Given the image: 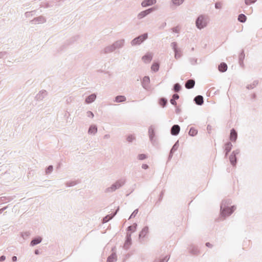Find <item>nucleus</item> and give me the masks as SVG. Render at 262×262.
Returning <instances> with one entry per match:
<instances>
[{
	"label": "nucleus",
	"instance_id": "nucleus-1",
	"mask_svg": "<svg viewBox=\"0 0 262 262\" xmlns=\"http://www.w3.org/2000/svg\"><path fill=\"white\" fill-rule=\"evenodd\" d=\"M231 200L225 199L222 201L220 205L221 214L222 217L229 216L234 211L236 207L235 205L231 206Z\"/></svg>",
	"mask_w": 262,
	"mask_h": 262
},
{
	"label": "nucleus",
	"instance_id": "nucleus-2",
	"mask_svg": "<svg viewBox=\"0 0 262 262\" xmlns=\"http://www.w3.org/2000/svg\"><path fill=\"white\" fill-rule=\"evenodd\" d=\"M209 17L207 15L202 14L199 15L195 20L196 28L199 30L205 28L209 23Z\"/></svg>",
	"mask_w": 262,
	"mask_h": 262
},
{
	"label": "nucleus",
	"instance_id": "nucleus-3",
	"mask_svg": "<svg viewBox=\"0 0 262 262\" xmlns=\"http://www.w3.org/2000/svg\"><path fill=\"white\" fill-rule=\"evenodd\" d=\"M125 182L126 180L124 178H121L116 181V182L113 184L110 187L106 188L105 192L106 193L113 192L123 186L125 184Z\"/></svg>",
	"mask_w": 262,
	"mask_h": 262
},
{
	"label": "nucleus",
	"instance_id": "nucleus-4",
	"mask_svg": "<svg viewBox=\"0 0 262 262\" xmlns=\"http://www.w3.org/2000/svg\"><path fill=\"white\" fill-rule=\"evenodd\" d=\"M147 38V33L142 34L133 39L130 41V44L132 46L140 45L142 42H143L145 40H146Z\"/></svg>",
	"mask_w": 262,
	"mask_h": 262
},
{
	"label": "nucleus",
	"instance_id": "nucleus-5",
	"mask_svg": "<svg viewBox=\"0 0 262 262\" xmlns=\"http://www.w3.org/2000/svg\"><path fill=\"white\" fill-rule=\"evenodd\" d=\"M155 129V126L152 125L149 127L148 130L149 140L153 145H155L156 143V138Z\"/></svg>",
	"mask_w": 262,
	"mask_h": 262
},
{
	"label": "nucleus",
	"instance_id": "nucleus-6",
	"mask_svg": "<svg viewBox=\"0 0 262 262\" xmlns=\"http://www.w3.org/2000/svg\"><path fill=\"white\" fill-rule=\"evenodd\" d=\"M240 150L238 149L233 150L229 156V161L231 164L234 166L237 163L236 155L239 154Z\"/></svg>",
	"mask_w": 262,
	"mask_h": 262
},
{
	"label": "nucleus",
	"instance_id": "nucleus-7",
	"mask_svg": "<svg viewBox=\"0 0 262 262\" xmlns=\"http://www.w3.org/2000/svg\"><path fill=\"white\" fill-rule=\"evenodd\" d=\"M155 8L154 7L148 8L145 10L142 11L138 14L137 17L138 19L141 20L145 17L147 15L155 11Z\"/></svg>",
	"mask_w": 262,
	"mask_h": 262
},
{
	"label": "nucleus",
	"instance_id": "nucleus-8",
	"mask_svg": "<svg viewBox=\"0 0 262 262\" xmlns=\"http://www.w3.org/2000/svg\"><path fill=\"white\" fill-rule=\"evenodd\" d=\"M46 21V18L43 16H39L35 17L31 20L30 23L32 24H43Z\"/></svg>",
	"mask_w": 262,
	"mask_h": 262
},
{
	"label": "nucleus",
	"instance_id": "nucleus-9",
	"mask_svg": "<svg viewBox=\"0 0 262 262\" xmlns=\"http://www.w3.org/2000/svg\"><path fill=\"white\" fill-rule=\"evenodd\" d=\"M132 238H131V233H127L126 236V240L125 243L124 244V248L126 250L129 249V247L132 245Z\"/></svg>",
	"mask_w": 262,
	"mask_h": 262
},
{
	"label": "nucleus",
	"instance_id": "nucleus-10",
	"mask_svg": "<svg viewBox=\"0 0 262 262\" xmlns=\"http://www.w3.org/2000/svg\"><path fill=\"white\" fill-rule=\"evenodd\" d=\"M47 92L45 90H41L38 92L35 96V99L37 101H41L47 95Z\"/></svg>",
	"mask_w": 262,
	"mask_h": 262
},
{
	"label": "nucleus",
	"instance_id": "nucleus-11",
	"mask_svg": "<svg viewBox=\"0 0 262 262\" xmlns=\"http://www.w3.org/2000/svg\"><path fill=\"white\" fill-rule=\"evenodd\" d=\"M180 131V126L178 124L173 125L170 129V134L172 136H177Z\"/></svg>",
	"mask_w": 262,
	"mask_h": 262
},
{
	"label": "nucleus",
	"instance_id": "nucleus-12",
	"mask_svg": "<svg viewBox=\"0 0 262 262\" xmlns=\"http://www.w3.org/2000/svg\"><path fill=\"white\" fill-rule=\"evenodd\" d=\"M124 43L125 40L124 39H120L114 42L113 44L115 50L123 48L124 45Z\"/></svg>",
	"mask_w": 262,
	"mask_h": 262
},
{
	"label": "nucleus",
	"instance_id": "nucleus-13",
	"mask_svg": "<svg viewBox=\"0 0 262 262\" xmlns=\"http://www.w3.org/2000/svg\"><path fill=\"white\" fill-rule=\"evenodd\" d=\"M150 82V78L149 76H144L142 80L141 84L143 88L146 90H147L148 88V84Z\"/></svg>",
	"mask_w": 262,
	"mask_h": 262
},
{
	"label": "nucleus",
	"instance_id": "nucleus-14",
	"mask_svg": "<svg viewBox=\"0 0 262 262\" xmlns=\"http://www.w3.org/2000/svg\"><path fill=\"white\" fill-rule=\"evenodd\" d=\"M237 138V133L234 128H232L230 130V140L232 142H235Z\"/></svg>",
	"mask_w": 262,
	"mask_h": 262
},
{
	"label": "nucleus",
	"instance_id": "nucleus-15",
	"mask_svg": "<svg viewBox=\"0 0 262 262\" xmlns=\"http://www.w3.org/2000/svg\"><path fill=\"white\" fill-rule=\"evenodd\" d=\"M156 3V0H143L141 3V6L143 7H147Z\"/></svg>",
	"mask_w": 262,
	"mask_h": 262
},
{
	"label": "nucleus",
	"instance_id": "nucleus-16",
	"mask_svg": "<svg viewBox=\"0 0 262 262\" xmlns=\"http://www.w3.org/2000/svg\"><path fill=\"white\" fill-rule=\"evenodd\" d=\"M119 210V207H118L117 210L113 214H108V215H106V216H105L103 219V223H106L108 221H109L110 220L113 219L116 215V214L117 213Z\"/></svg>",
	"mask_w": 262,
	"mask_h": 262
},
{
	"label": "nucleus",
	"instance_id": "nucleus-17",
	"mask_svg": "<svg viewBox=\"0 0 262 262\" xmlns=\"http://www.w3.org/2000/svg\"><path fill=\"white\" fill-rule=\"evenodd\" d=\"M96 94L94 93L88 96L85 100L86 103L90 104L94 102L96 99Z\"/></svg>",
	"mask_w": 262,
	"mask_h": 262
},
{
	"label": "nucleus",
	"instance_id": "nucleus-18",
	"mask_svg": "<svg viewBox=\"0 0 262 262\" xmlns=\"http://www.w3.org/2000/svg\"><path fill=\"white\" fill-rule=\"evenodd\" d=\"M194 101L195 104L198 105H201L204 103V98L201 95H198L194 98Z\"/></svg>",
	"mask_w": 262,
	"mask_h": 262
},
{
	"label": "nucleus",
	"instance_id": "nucleus-19",
	"mask_svg": "<svg viewBox=\"0 0 262 262\" xmlns=\"http://www.w3.org/2000/svg\"><path fill=\"white\" fill-rule=\"evenodd\" d=\"M97 132V127L96 125H91L88 129L89 135H95Z\"/></svg>",
	"mask_w": 262,
	"mask_h": 262
},
{
	"label": "nucleus",
	"instance_id": "nucleus-20",
	"mask_svg": "<svg viewBox=\"0 0 262 262\" xmlns=\"http://www.w3.org/2000/svg\"><path fill=\"white\" fill-rule=\"evenodd\" d=\"M232 147V144L230 142H227L225 144V157H226L229 152L231 151Z\"/></svg>",
	"mask_w": 262,
	"mask_h": 262
},
{
	"label": "nucleus",
	"instance_id": "nucleus-21",
	"mask_svg": "<svg viewBox=\"0 0 262 262\" xmlns=\"http://www.w3.org/2000/svg\"><path fill=\"white\" fill-rule=\"evenodd\" d=\"M195 85V81L193 79H189L186 81L185 86L187 89H190L194 87Z\"/></svg>",
	"mask_w": 262,
	"mask_h": 262
},
{
	"label": "nucleus",
	"instance_id": "nucleus-22",
	"mask_svg": "<svg viewBox=\"0 0 262 262\" xmlns=\"http://www.w3.org/2000/svg\"><path fill=\"white\" fill-rule=\"evenodd\" d=\"M115 50H115V47L114 46V44L113 43L112 45H111L110 46H108L106 47L103 49V52L105 54H107V53H110L113 52Z\"/></svg>",
	"mask_w": 262,
	"mask_h": 262
},
{
	"label": "nucleus",
	"instance_id": "nucleus-23",
	"mask_svg": "<svg viewBox=\"0 0 262 262\" xmlns=\"http://www.w3.org/2000/svg\"><path fill=\"white\" fill-rule=\"evenodd\" d=\"M245 55L244 53V50H242L239 55V57H238L239 64L241 67L244 66V59L245 58Z\"/></svg>",
	"mask_w": 262,
	"mask_h": 262
},
{
	"label": "nucleus",
	"instance_id": "nucleus-24",
	"mask_svg": "<svg viewBox=\"0 0 262 262\" xmlns=\"http://www.w3.org/2000/svg\"><path fill=\"white\" fill-rule=\"evenodd\" d=\"M42 241V238L40 236L37 237L36 238H34L33 239L31 243H30V246H34L39 243H40Z\"/></svg>",
	"mask_w": 262,
	"mask_h": 262
},
{
	"label": "nucleus",
	"instance_id": "nucleus-25",
	"mask_svg": "<svg viewBox=\"0 0 262 262\" xmlns=\"http://www.w3.org/2000/svg\"><path fill=\"white\" fill-rule=\"evenodd\" d=\"M189 250L190 253L193 255H197L199 253V250L198 248L194 245H191Z\"/></svg>",
	"mask_w": 262,
	"mask_h": 262
},
{
	"label": "nucleus",
	"instance_id": "nucleus-26",
	"mask_svg": "<svg viewBox=\"0 0 262 262\" xmlns=\"http://www.w3.org/2000/svg\"><path fill=\"white\" fill-rule=\"evenodd\" d=\"M148 233V226H145L141 231L139 233V238L144 237Z\"/></svg>",
	"mask_w": 262,
	"mask_h": 262
},
{
	"label": "nucleus",
	"instance_id": "nucleus-27",
	"mask_svg": "<svg viewBox=\"0 0 262 262\" xmlns=\"http://www.w3.org/2000/svg\"><path fill=\"white\" fill-rule=\"evenodd\" d=\"M151 59L152 55L149 53H147L142 57V60L146 63L149 62Z\"/></svg>",
	"mask_w": 262,
	"mask_h": 262
},
{
	"label": "nucleus",
	"instance_id": "nucleus-28",
	"mask_svg": "<svg viewBox=\"0 0 262 262\" xmlns=\"http://www.w3.org/2000/svg\"><path fill=\"white\" fill-rule=\"evenodd\" d=\"M219 70L221 72H225L227 70V65L225 62H222L218 67Z\"/></svg>",
	"mask_w": 262,
	"mask_h": 262
},
{
	"label": "nucleus",
	"instance_id": "nucleus-29",
	"mask_svg": "<svg viewBox=\"0 0 262 262\" xmlns=\"http://www.w3.org/2000/svg\"><path fill=\"white\" fill-rule=\"evenodd\" d=\"M117 260V255L116 253H113L110 255L107 259V262H115Z\"/></svg>",
	"mask_w": 262,
	"mask_h": 262
},
{
	"label": "nucleus",
	"instance_id": "nucleus-30",
	"mask_svg": "<svg viewBox=\"0 0 262 262\" xmlns=\"http://www.w3.org/2000/svg\"><path fill=\"white\" fill-rule=\"evenodd\" d=\"M179 98V96L178 94H173L172 98L170 100L171 104L173 105H176L177 102H176V100H178Z\"/></svg>",
	"mask_w": 262,
	"mask_h": 262
},
{
	"label": "nucleus",
	"instance_id": "nucleus-31",
	"mask_svg": "<svg viewBox=\"0 0 262 262\" xmlns=\"http://www.w3.org/2000/svg\"><path fill=\"white\" fill-rule=\"evenodd\" d=\"M126 100V97L124 96H117L115 97V101L116 102H123Z\"/></svg>",
	"mask_w": 262,
	"mask_h": 262
},
{
	"label": "nucleus",
	"instance_id": "nucleus-32",
	"mask_svg": "<svg viewBox=\"0 0 262 262\" xmlns=\"http://www.w3.org/2000/svg\"><path fill=\"white\" fill-rule=\"evenodd\" d=\"M237 20L241 23H245L247 20L246 16L244 14H241L238 16Z\"/></svg>",
	"mask_w": 262,
	"mask_h": 262
},
{
	"label": "nucleus",
	"instance_id": "nucleus-33",
	"mask_svg": "<svg viewBox=\"0 0 262 262\" xmlns=\"http://www.w3.org/2000/svg\"><path fill=\"white\" fill-rule=\"evenodd\" d=\"M198 134V130L194 127H191L190 128L188 134L189 136L194 137Z\"/></svg>",
	"mask_w": 262,
	"mask_h": 262
},
{
	"label": "nucleus",
	"instance_id": "nucleus-34",
	"mask_svg": "<svg viewBox=\"0 0 262 262\" xmlns=\"http://www.w3.org/2000/svg\"><path fill=\"white\" fill-rule=\"evenodd\" d=\"M258 81L255 80L252 83L247 85V89L248 90H251L254 89L256 86L258 84Z\"/></svg>",
	"mask_w": 262,
	"mask_h": 262
},
{
	"label": "nucleus",
	"instance_id": "nucleus-35",
	"mask_svg": "<svg viewBox=\"0 0 262 262\" xmlns=\"http://www.w3.org/2000/svg\"><path fill=\"white\" fill-rule=\"evenodd\" d=\"M137 227V224L136 223H134L132 225L127 227V231L135 232L136 230Z\"/></svg>",
	"mask_w": 262,
	"mask_h": 262
},
{
	"label": "nucleus",
	"instance_id": "nucleus-36",
	"mask_svg": "<svg viewBox=\"0 0 262 262\" xmlns=\"http://www.w3.org/2000/svg\"><path fill=\"white\" fill-rule=\"evenodd\" d=\"M169 259V256H166L162 259H161V258L156 259L155 260L154 262H167Z\"/></svg>",
	"mask_w": 262,
	"mask_h": 262
},
{
	"label": "nucleus",
	"instance_id": "nucleus-37",
	"mask_svg": "<svg viewBox=\"0 0 262 262\" xmlns=\"http://www.w3.org/2000/svg\"><path fill=\"white\" fill-rule=\"evenodd\" d=\"M167 103V100L165 98H161L159 99V104L162 106H166Z\"/></svg>",
	"mask_w": 262,
	"mask_h": 262
},
{
	"label": "nucleus",
	"instance_id": "nucleus-38",
	"mask_svg": "<svg viewBox=\"0 0 262 262\" xmlns=\"http://www.w3.org/2000/svg\"><path fill=\"white\" fill-rule=\"evenodd\" d=\"M181 86L179 83H177L173 85V90L175 92H179L181 90Z\"/></svg>",
	"mask_w": 262,
	"mask_h": 262
},
{
	"label": "nucleus",
	"instance_id": "nucleus-39",
	"mask_svg": "<svg viewBox=\"0 0 262 262\" xmlns=\"http://www.w3.org/2000/svg\"><path fill=\"white\" fill-rule=\"evenodd\" d=\"M151 70L154 72H157L159 69V65L158 63H155L152 64L151 67Z\"/></svg>",
	"mask_w": 262,
	"mask_h": 262
},
{
	"label": "nucleus",
	"instance_id": "nucleus-40",
	"mask_svg": "<svg viewBox=\"0 0 262 262\" xmlns=\"http://www.w3.org/2000/svg\"><path fill=\"white\" fill-rule=\"evenodd\" d=\"M184 0H172V3L176 6H180L184 2Z\"/></svg>",
	"mask_w": 262,
	"mask_h": 262
},
{
	"label": "nucleus",
	"instance_id": "nucleus-41",
	"mask_svg": "<svg viewBox=\"0 0 262 262\" xmlns=\"http://www.w3.org/2000/svg\"><path fill=\"white\" fill-rule=\"evenodd\" d=\"M179 141L178 140L172 146L171 149L170 150H171L172 151L175 152L178 148L179 147Z\"/></svg>",
	"mask_w": 262,
	"mask_h": 262
},
{
	"label": "nucleus",
	"instance_id": "nucleus-42",
	"mask_svg": "<svg viewBox=\"0 0 262 262\" xmlns=\"http://www.w3.org/2000/svg\"><path fill=\"white\" fill-rule=\"evenodd\" d=\"M77 184L76 181H69L67 182L66 184L67 187H72L76 185Z\"/></svg>",
	"mask_w": 262,
	"mask_h": 262
},
{
	"label": "nucleus",
	"instance_id": "nucleus-43",
	"mask_svg": "<svg viewBox=\"0 0 262 262\" xmlns=\"http://www.w3.org/2000/svg\"><path fill=\"white\" fill-rule=\"evenodd\" d=\"M53 170V167L52 165L49 166L46 169V173L47 174H50Z\"/></svg>",
	"mask_w": 262,
	"mask_h": 262
},
{
	"label": "nucleus",
	"instance_id": "nucleus-44",
	"mask_svg": "<svg viewBox=\"0 0 262 262\" xmlns=\"http://www.w3.org/2000/svg\"><path fill=\"white\" fill-rule=\"evenodd\" d=\"M30 235V233L29 231L22 232L21 233V236L24 239H26Z\"/></svg>",
	"mask_w": 262,
	"mask_h": 262
},
{
	"label": "nucleus",
	"instance_id": "nucleus-45",
	"mask_svg": "<svg viewBox=\"0 0 262 262\" xmlns=\"http://www.w3.org/2000/svg\"><path fill=\"white\" fill-rule=\"evenodd\" d=\"M174 57L176 59H178L181 57V51L179 49H178L176 51H174Z\"/></svg>",
	"mask_w": 262,
	"mask_h": 262
},
{
	"label": "nucleus",
	"instance_id": "nucleus-46",
	"mask_svg": "<svg viewBox=\"0 0 262 262\" xmlns=\"http://www.w3.org/2000/svg\"><path fill=\"white\" fill-rule=\"evenodd\" d=\"M135 140V137L132 135H130L128 136L127 137V141L129 143H132Z\"/></svg>",
	"mask_w": 262,
	"mask_h": 262
},
{
	"label": "nucleus",
	"instance_id": "nucleus-47",
	"mask_svg": "<svg viewBox=\"0 0 262 262\" xmlns=\"http://www.w3.org/2000/svg\"><path fill=\"white\" fill-rule=\"evenodd\" d=\"M147 157V156L145 154H139L138 156V159L139 160H144V159H146Z\"/></svg>",
	"mask_w": 262,
	"mask_h": 262
},
{
	"label": "nucleus",
	"instance_id": "nucleus-48",
	"mask_svg": "<svg viewBox=\"0 0 262 262\" xmlns=\"http://www.w3.org/2000/svg\"><path fill=\"white\" fill-rule=\"evenodd\" d=\"M189 60L192 65H194L197 63L198 59L195 58H190Z\"/></svg>",
	"mask_w": 262,
	"mask_h": 262
},
{
	"label": "nucleus",
	"instance_id": "nucleus-49",
	"mask_svg": "<svg viewBox=\"0 0 262 262\" xmlns=\"http://www.w3.org/2000/svg\"><path fill=\"white\" fill-rule=\"evenodd\" d=\"M171 46L174 52L178 50V49L177 48V43L176 42H172L171 43Z\"/></svg>",
	"mask_w": 262,
	"mask_h": 262
},
{
	"label": "nucleus",
	"instance_id": "nucleus-50",
	"mask_svg": "<svg viewBox=\"0 0 262 262\" xmlns=\"http://www.w3.org/2000/svg\"><path fill=\"white\" fill-rule=\"evenodd\" d=\"M138 209H135L133 212L131 214V215H130L128 220L130 219L132 217H135L136 215V214L138 213Z\"/></svg>",
	"mask_w": 262,
	"mask_h": 262
},
{
	"label": "nucleus",
	"instance_id": "nucleus-51",
	"mask_svg": "<svg viewBox=\"0 0 262 262\" xmlns=\"http://www.w3.org/2000/svg\"><path fill=\"white\" fill-rule=\"evenodd\" d=\"M257 0H245V3L247 5H249L256 2Z\"/></svg>",
	"mask_w": 262,
	"mask_h": 262
},
{
	"label": "nucleus",
	"instance_id": "nucleus-52",
	"mask_svg": "<svg viewBox=\"0 0 262 262\" xmlns=\"http://www.w3.org/2000/svg\"><path fill=\"white\" fill-rule=\"evenodd\" d=\"M86 116L88 117L91 118H93L94 117L93 113L90 111H88L86 112Z\"/></svg>",
	"mask_w": 262,
	"mask_h": 262
},
{
	"label": "nucleus",
	"instance_id": "nucleus-53",
	"mask_svg": "<svg viewBox=\"0 0 262 262\" xmlns=\"http://www.w3.org/2000/svg\"><path fill=\"white\" fill-rule=\"evenodd\" d=\"M215 8L217 9H220L222 8V4L219 2H217L215 4Z\"/></svg>",
	"mask_w": 262,
	"mask_h": 262
},
{
	"label": "nucleus",
	"instance_id": "nucleus-54",
	"mask_svg": "<svg viewBox=\"0 0 262 262\" xmlns=\"http://www.w3.org/2000/svg\"><path fill=\"white\" fill-rule=\"evenodd\" d=\"M174 152L172 151L171 150H170V152H169V156H168V161H170L171 160V159L172 158V156H173V154Z\"/></svg>",
	"mask_w": 262,
	"mask_h": 262
},
{
	"label": "nucleus",
	"instance_id": "nucleus-55",
	"mask_svg": "<svg viewBox=\"0 0 262 262\" xmlns=\"http://www.w3.org/2000/svg\"><path fill=\"white\" fill-rule=\"evenodd\" d=\"M25 15L26 17H29L31 16L32 15V12H26L25 13Z\"/></svg>",
	"mask_w": 262,
	"mask_h": 262
},
{
	"label": "nucleus",
	"instance_id": "nucleus-56",
	"mask_svg": "<svg viewBox=\"0 0 262 262\" xmlns=\"http://www.w3.org/2000/svg\"><path fill=\"white\" fill-rule=\"evenodd\" d=\"M6 55V52H0V59L5 57Z\"/></svg>",
	"mask_w": 262,
	"mask_h": 262
},
{
	"label": "nucleus",
	"instance_id": "nucleus-57",
	"mask_svg": "<svg viewBox=\"0 0 262 262\" xmlns=\"http://www.w3.org/2000/svg\"><path fill=\"white\" fill-rule=\"evenodd\" d=\"M142 168L143 169H147L148 168V165H147L146 164H143L142 165Z\"/></svg>",
	"mask_w": 262,
	"mask_h": 262
},
{
	"label": "nucleus",
	"instance_id": "nucleus-58",
	"mask_svg": "<svg viewBox=\"0 0 262 262\" xmlns=\"http://www.w3.org/2000/svg\"><path fill=\"white\" fill-rule=\"evenodd\" d=\"M172 31L174 32H176V33H178L179 32V30H178L177 27L172 28Z\"/></svg>",
	"mask_w": 262,
	"mask_h": 262
},
{
	"label": "nucleus",
	"instance_id": "nucleus-59",
	"mask_svg": "<svg viewBox=\"0 0 262 262\" xmlns=\"http://www.w3.org/2000/svg\"><path fill=\"white\" fill-rule=\"evenodd\" d=\"M6 259V256L4 255H2L0 257V261H3L5 260Z\"/></svg>",
	"mask_w": 262,
	"mask_h": 262
},
{
	"label": "nucleus",
	"instance_id": "nucleus-60",
	"mask_svg": "<svg viewBox=\"0 0 262 262\" xmlns=\"http://www.w3.org/2000/svg\"><path fill=\"white\" fill-rule=\"evenodd\" d=\"M206 246L209 248H212V245L210 243H206Z\"/></svg>",
	"mask_w": 262,
	"mask_h": 262
},
{
	"label": "nucleus",
	"instance_id": "nucleus-61",
	"mask_svg": "<svg viewBox=\"0 0 262 262\" xmlns=\"http://www.w3.org/2000/svg\"><path fill=\"white\" fill-rule=\"evenodd\" d=\"M7 206H6L0 209V214L2 213V212L7 208Z\"/></svg>",
	"mask_w": 262,
	"mask_h": 262
},
{
	"label": "nucleus",
	"instance_id": "nucleus-62",
	"mask_svg": "<svg viewBox=\"0 0 262 262\" xmlns=\"http://www.w3.org/2000/svg\"><path fill=\"white\" fill-rule=\"evenodd\" d=\"M110 138V135L109 134H106L103 136L104 139H109Z\"/></svg>",
	"mask_w": 262,
	"mask_h": 262
},
{
	"label": "nucleus",
	"instance_id": "nucleus-63",
	"mask_svg": "<svg viewBox=\"0 0 262 262\" xmlns=\"http://www.w3.org/2000/svg\"><path fill=\"white\" fill-rule=\"evenodd\" d=\"M17 257L16 256H13L12 257V260L13 261H16L17 260Z\"/></svg>",
	"mask_w": 262,
	"mask_h": 262
},
{
	"label": "nucleus",
	"instance_id": "nucleus-64",
	"mask_svg": "<svg viewBox=\"0 0 262 262\" xmlns=\"http://www.w3.org/2000/svg\"><path fill=\"white\" fill-rule=\"evenodd\" d=\"M207 129L209 132L211 130V126L210 125H208Z\"/></svg>",
	"mask_w": 262,
	"mask_h": 262
}]
</instances>
